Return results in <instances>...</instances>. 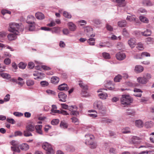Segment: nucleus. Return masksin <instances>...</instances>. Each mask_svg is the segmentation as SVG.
<instances>
[{"instance_id":"nucleus-1","label":"nucleus","mask_w":154,"mask_h":154,"mask_svg":"<svg viewBox=\"0 0 154 154\" xmlns=\"http://www.w3.org/2000/svg\"><path fill=\"white\" fill-rule=\"evenodd\" d=\"M8 29L9 31L13 33L10 34L7 36L8 39L10 41H12L16 38V35H18L20 32L23 31V28L21 23H10L9 24Z\"/></svg>"},{"instance_id":"nucleus-2","label":"nucleus","mask_w":154,"mask_h":154,"mask_svg":"<svg viewBox=\"0 0 154 154\" xmlns=\"http://www.w3.org/2000/svg\"><path fill=\"white\" fill-rule=\"evenodd\" d=\"M133 100L132 98L128 95H123L120 99L121 104L125 106L129 105L132 102Z\"/></svg>"},{"instance_id":"nucleus-3","label":"nucleus","mask_w":154,"mask_h":154,"mask_svg":"<svg viewBox=\"0 0 154 154\" xmlns=\"http://www.w3.org/2000/svg\"><path fill=\"white\" fill-rule=\"evenodd\" d=\"M42 148L45 150L46 154H54V152L51 146L48 143L45 142L43 143Z\"/></svg>"},{"instance_id":"nucleus-4","label":"nucleus","mask_w":154,"mask_h":154,"mask_svg":"<svg viewBox=\"0 0 154 154\" xmlns=\"http://www.w3.org/2000/svg\"><path fill=\"white\" fill-rule=\"evenodd\" d=\"M7 80H10L11 82L16 84H18L21 86H23L24 83L23 79L21 78H18L17 79L13 78L10 79L11 78H4Z\"/></svg>"},{"instance_id":"nucleus-5","label":"nucleus","mask_w":154,"mask_h":154,"mask_svg":"<svg viewBox=\"0 0 154 154\" xmlns=\"http://www.w3.org/2000/svg\"><path fill=\"white\" fill-rule=\"evenodd\" d=\"M92 28L91 27L89 26L86 27L85 29V32L88 37H94L95 36L94 34H92Z\"/></svg>"},{"instance_id":"nucleus-6","label":"nucleus","mask_w":154,"mask_h":154,"mask_svg":"<svg viewBox=\"0 0 154 154\" xmlns=\"http://www.w3.org/2000/svg\"><path fill=\"white\" fill-rule=\"evenodd\" d=\"M116 58L119 60H122L125 59L126 57L125 53L119 52L117 53L116 54Z\"/></svg>"},{"instance_id":"nucleus-7","label":"nucleus","mask_w":154,"mask_h":154,"mask_svg":"<svg viewBox=\"0 0 154 154\" xmlns=\"http://www.w3.org/2000/svg\"><path fill=\"white\" fill-rule=\"evenodd\" d=\"M93 107L95 109L101 110L103 108L102 102L100 101H97L93 104Z\"/></svg>"},{"instance_id":"nucleus-8","label":"nucleus","mask_w":154,"mask_h":154,"mask_svg":"<svg viewBox=\"0 0 154 154\" xmlns=\"http://www.w3.org/2000/svg\"><path fill=\"white\" fill-rule=\"evenodd\" d=\"M112 85V83L111 81L110 80H106L105 82L104 85L106 89H105L104 90H114V88L110 86V85Z\"/></svg>"},{"instance_id":"nucleus-9","label":"nucleus","mask_w":154,"mask_h":154,"mask_svg":"<svg viewBox=\"0 0 154 154\" xmlns=\"http://www.w3.org/2000/svg\"><path fill=\"white\" fill-rule=\"evenodd\" d=\"M58 97L60 101L65 102L66 101L67 95L63 92H60L59 93Z\"/></svg>"},{"instance_id":"nucleus-10","label":"nucleus","mask_w":154,"mask_h":154,"mask_svg":"<svg viewBox=\"0 0 154 154\" xmlns=\"http://www.w3.org/2000/svg\"><path fill=\"white\" fill-rule=\"evenodd\" d=\"M28 24L29 30L32 31L35 30V22H31L28 20Z\"/></svg>"},{"instance_id":"nucleus-11","label":"nucleus","mask_w":154,"mask_h":154,"mask_svg":"<svg viewBox=\"0 0 154 154\" xmlns=\"http://www.w3.org/2000/svg\"><path fill=\"white\" fill-rule=\"evenodd\" d=\"M128 44L131 48H134L136 45V39L134 38H131L128 40Z\"/></svg>"},{"instance_id":"nucleus-12","label":"nucleus","mask_w":154,"mask_h":154,"mask_svg":"<svg viewBox=\"0 0 154 154\" xmlns=\"http://www.w3.org/2000/svg\"><path fill=\"white\" fill-rule=\"evenodd\" d=\"M118 6V10H119V7H124L125 6V0H116Z\"/></svg>"},{"instance_id":"nucleus-13","label":"nucleus","mask_w":154,"mask_h":154,"mask_svg":"<svg viewBox=\"0 0 154 154\" xmlns=\"http://www.w3.org/2000/svg\"><path fill=\"white\" fill-rule=\"evenodd\" d=\"M85 143L88 145L89 147L91 149H95L97 146V143L95 142L88 141L86 142Z\"/></svg>"},{"instance_id":"nucleus-14","label":"nucleus","mask_w":154,"mask_h":154,"mask_svg":"<svg viewBox=\"0 0 154 154\" xmlns=\"http://www.w3.org/2000/svg\"><path fill=\"white\" fill-rule=\"evenodd\" d=\"M68 26L69 30L72 31H75L76 29V25L72 22H69L68 23Z\"/></svg>"},{"instance_id":"nucleus-15","label":"nucleus","mask_w":154,"mask_h":154,"mask_svg":"<svg viewBox=\"0 0 154 154\" xmlns=\"http://www.w3.org/2000/svg\"><path fill=\"white\" fill-rule=\"evenodd\" d=\"M58 89L60 91H67L69 89V87L66 84L63 83L58 86Z\"/></svg>"},{"instance_id":"nucleus-16","label":"nucleus","mask_w":154,"mask_h":154,"mask_svg":"<svg viewBox=\"0 0 154 154\" xmlns=\"http://www.w3.org/2000/svg\"><path fill=\"white\" fill-rule=\"evenodd\" d=\"M142 3L144 6H151L154 5V4L149 0H143Z\"/></svg>"},{"instance_id":"nucleus-17","label":"nucleus","mask_w":154,"mask_h":154,"mask_svg":"<svg viewBox=\"0 0 154 154\" xmlns=\"http://www.w3.org/2000/svg\"><path fill=\"white\" fill-rule=\"evenodd\" d=\"M137 80L140 83L145 84L147 82L148 79L147 78H138Z\"/></svg>"},{"instance_id":"nucleus-18","label":"nucleus","mask_w":154,"mask_h":154,"mask_svg":"<svg viewBox=\"0 0 154 154\" xmlns=\"http://www.w3.org/2000/svg\"><path fill=\"white\" fill-rule=\"evenodd\" d=\"M51 31L52 33L59 34L60 31V28L58 27H55L51 28Z\"/></svg>"},{"instance_id":"nucleus-19","label":"nucleus","mask_w":154,"mask_h":154,"mask_svg":"<svg viewBox=\"0 0 154 154\" xmlns=\"http://www.w3.org/2000/svg\"><path fill=\"white\" fill-rule=\"evenodd\" d=\"M42 125H37L35 128L36 130V132L40 135L42 134Z\"/></svg>"},{"instance_id":"nucleus-20","label":"nucleus","mask_w":154,"mask_h":154,"mask_svg":"<svg viewBox=\"0 0 154 154\" xmlns=\"http://www.w3.org/2000/svg\"><path fill=\"white\" fill-rule=\"evenodd\" d=\"M144 69L143 67L141 65H137L135 66L134 71L137 72H142Z\"/></svg>"},{"instance_id":"nucleus-21","label":"nucleus","mask_w":154,"mask_h":154,"mask_svg":"<svg viewBox=\"0 0 154 154\" xmlns=\"http://www.w3.org/2000/svg\"><path fill=\"white\" fill-rule=\"evenodd\" d=\"M135 125L138 128H142L143 126V123L142 121L140 119H139L136 120Z\"/></svg>"},{"instance_id":"nucleus-22","label":"nucleus","mask_w":154,"mask_h":154,"mask_svg":"<svg viewBox=\"0 0 154 154\" xmlns=\"http://www.w3.org/2000/svg\"><path fill=\"white\" fill-rule=\"evenodd\" d=\"M150 54L148 52H143L141 54V56L138 57H134V58L136 59H141L142 58V57H150Z\"/></svg>"},{"instance_id":"nucleus-23","label":"nucleus","mask_w":154,"mask_h":154,"mask_svg":"<svg viewBox=\"0 0 154 154\" xmlns=\"http://www.w3.org/2000/svg\"><path fill=\"white\" fill-rule=\"evenodd\" d=\"M79 86L82 89L84 90H87L88 89V86L83 83L82 81L79 80Z\"/></svg>"},{"instance_id":"nucleus-24","label":"nucleus","mask_w":154,"mask_h":154,"mask_svg":"<svg viewBox=\"0 0 154 154\" xmlns=\"http://www.w3.org/2000/svg\"><path fill=\"white\" fill-rule=\"evenodd\" d=\"M19 147L21 150L24 151H26L28 150L29 148V146L27 144L24 143L21 144Z\"/></svg>"},{"instance_id":"nucleus-25","label":"nucleus","mask_w":154,"mask_h":154,"mask_svg":"<svg viewBox=\"0 0 154 154\" xmlns=\"http://www.w3.org/2000/svg\"><path fill=\"white\" fill-rule=\"evenodd\" d=\"M154 124V123L151 121L146 122L144 124V126L146 128H150L153 126Z\"/></svg>"},{"instance_id":"nucleus-26","label":"nucleus","mask_w":154,"mask_h":154,"mask_svg":"<svg viewBox=\"0 0 154 154\" xmlns=\"http://www.w3.org/2000/svg\"><path fill=\"white\" fill-rule=\"evenodd\" d=\"M98 96L100 99L104 100L106 99L108 95L106 93L103 92L99 94Z\"/></svg>"},{"instance_id":"nucleus-27","label":"nucleus","mask_w":154,"mask_h":154,"mask_svg":"<svg viewBox=\"0 0 154 154\" xmlns=\"http://www.w3.org/2000/svg\"><path fill=\"white\" fill-rule=\"evenodd\" d=\"M33 75L34 76L40 77L41 76L44 77L45 76V75L44 73L40 72L38 71H36L34 72L33 74Z\"/></svg>"},{"instance_id":"nucleus-28","label":"nucleus","mask_w":154,"mask_h":154,"mask_svg":"<svg viewBox=\"0 0 154 154\" xmlns=\"http://www.w3.org/2000/svg\"><path fill=\"white\" fill-rule=\"evenodd\" d=\"M35 16L37 19L39 20H42L44 18V15L39 12H37L35 14Z\"/></svg>"},{"instance_id":"nucleus-29","label":"nucleus","mask_w":154,"mask_h":154,"mask_svg":"<svg viewBox=\"0 0 154 154\" xmlns=\"http://www.w3.org/2000/svg\"><path fill=\"white\" fill-rule=\"evenodd\" d=\"M142 35L145 36L150 35L151 34V31L148 29H146V31L141 32Z\"/></svg>"},{"instance_id":"nucleus-30","label":"nucleus","mask_w":154,"mask_h":154,"mask_svg":"<svg viewBox=\"0 0 154 154\" xmlns=\"http://www.w3.org/2000/svg\"><path fill=\"white\" fill-rule=\"evenodd\" d=\"M139 18L141 22L144 23H147L149 22L148 19L144 16H140L139 17Z\"/></svg>"},{"instance_id":"nucleus-31","label":"nucleus","mask_w":154,"mask_h":154,"mask_svg":"<svg viewBox=\"0 0 154 154\" xmlns=\"http://www.w3.org/2000/svg\"><path fill=\"white\" fill-rule=\"evenodd\" d=\"M126 20L129 21L131 22L136 21V17L134 15L128 16Z\"/></svg>"},{"instance_id":"nucleus-32","label":"nucleus","mask_w":154,"mask_h":154,"mask_svg":"<svg viewBox=\"0 0 154 154\" xmlns=\"http://www.w3.org/2000/svg\"><path fill=\"white\" fill-rule=\"evenodd\" d=\"M118 25L120 27H124L126 26L127 22L125 20L119 21L118 23Z\"/></svg>"},{"instance_id":"nucleus-33","label":"nucleus","mask_w":154,"mask_h":154,"mask_svg":"<svg viewBox=\"0 0 154 154\" xmlns=\"http://www.w3.org/2000/svg\"><path fill=\"white\" fill-rule=\"evenodd\" d=\"M85 137L86 138V142L90 141L89 140H92L94 138V136L90 134H86L85 136Z\"/></svg>"},{"instance_id":"nucleus-34","label":"nucleus","mask_w":154,"mask_h":154,"mask_svg":"<svg viewBox=\"0 0 154 154\" xmlns=\"http://www.w3.org/2000/svg\"><path fill=\"white\" fill-rule=\"evenodd\" d=\"M139 137L136 136H133L132 137L131 140L133 143H137L139 142Z\"/></svg>"},{"instance_id":"nucleus-35","label":"nucleus","mask_w":154,"mask_h":154,"mask_svg":"<svg viewBox=\"0 0 154 154\" xmlns=\"http://www.w3.org/2000/svg\"><path fill=\"white\" fill-rule=\"evenodd\" d=\"M60 126L62 128L66 129L67 128L68 125L65 121H61L60 124Z\"/></svg>"},{"instance_id":"nucleus-36","label":"nucleus","mask_w":154,"mask_h":154,"mask_svg":"<svg viewBox=\"0 0 154 154\" xmlns=\"http://www.w3.org/2000/svg\"><path fill=\"white\" fill-rule=\"evenodd\" d=\"M51 81L52 83L57 84L59 81V78H51Z\"/></svg>"},{"instance_id":"nucleus-37","label":"nucleus","mask_w":154,"mask_h":154,"mask_svg":"<svg viewBox=\"0 0 154 154\" xmlns=\"http://www.w3.org/2000/svg\"><path fill=\"white\" fill-rule=\"evenodd\" d=\"M102 55L103 57L105 59H109L111 58V56L107 52L102 53Z\"/></svg>"},{"instance_id":"nucleus-38","label":"nucleus","mask_w":154,"mask_h":154,"mask_svg":"<svg viewBox=\"0 0 154 154\" xmlns=\"http://www.w3.org/2000/svg\"><path fill=\"white\" fill-rule=\"evenodd\" d=\"M26 129L29 131L32 132L34 130L35 128L33 125H29L26 127Z\"/></svg>"},{"instance_id":"nucleus-39","label":"nucleus","mask_w":154,"mask_h":154,"mask_svg":"<svg viewBox=\"0 0 154 154\" xmlns=\"http://www.w3.org/2000/svg\"><path fill=\"white\" fill-rule=\"evenodd\" d=\"M136 48L138 50L141 51L143 50L144 49V47L143 44L141 42H139L137 43Z\"/></svg>"},{"instance_id":"nucleus-40","label":"nucleus","mask_w":154,"mask_h":154,"mask_svg":"<svg viewBox=\"0 0 154 154\" xmlns=\"http://www.w3.org/2000/svg\"><path fill=\"white\" fill-rule=\"evenodd\" d=\"M108 76H115V77H128V75L126 73H124L122 74V75L120 74H118L116 75H108Z\"/></svg>"},{"instance_id":"nucleus-41","label":"nucleus","mask_w":154,"mask_h":154,"mask_svg":"<svg viewBox=\"0 0 154 154\" xmlns=\"http://www.w3.org/2000/svg\"><path fill=\"white\" fill-rule=\"evenodd\" d=\"M2 14L4 16L6 14H11V12L8 10L6 9H3L1 11Z\"/></svg>"},{"instance_id":"nucleus-42","label":"nucleus","mask_w":154,"mask_h":154,"mask_svg":"<svg viewBox=\"0 0 154 154\" xmlns=\"http://www.w3.org/2000/svg\"><path fill=\"white\" fill-rule=\"evenodd\" d=\"M26 64L23 62H20L18 64V66L19 68L24 69L25 68L26 66Z\"/></svg>"},{"instance_id":"nucleus-43","label":"nucleus","mask_w":154,"mask_h":154,"mask_svg":"<svg viewBox=\"0 0 154 154\" xmlns=\"http://www.w3.org/2000/svg\"><path fill=\"white\" fill-rule=\"evenodd\" d=\"M94 113H91L88 114V116L93 118H95L97 116V113L96 111H94Z\"/></svg>"},{"instance_id":"nucleus-44","label":"nucleus","mask_w":154,"mask_h":154,"mask_svg":"<svg viewBox=\"0 0 154 154\" xmlns=\"http://www.w3.org/2000/svg\"><path fill=\"white\" fill-rule=\"evenodd\" d=\"M29 20L31 21V22H34V21L35 20V18L32 15H30L27 17V20H26V23H28V21Z\"/></svg>"},{"instance_id":"nucleus-45","label":"nucleus","mask_w":154,"mask_h":154,"mask_svg":"<svg viewBox=\"0 0 154 154\" xmlns=\"http://www.w3.org/2000/svg\"><path fill=\"white\" fill-rule=\"evenodd\" d=\"M23 134L24 135L25 137H29L32 136L31 132L27 130L26 129V130L24 131Z\"/></svg>"},{"instance_id":"nucleus-46","label":"nucleus","mask_w":154,"mask_h":154,"mask_svg":"<svg viewBox=\"0 0 154 154\" xmlns=\"http://www.w3.org/2000/svg\"><path fill=\"white\" fill-rule=\"evenodd\" d=\"M95 39L94 38H90L88 42L90 45H94L95 43Z\"/></svg>"},{"instance_id":"nucleus-47","label":"nucleus","mask_w":154,"mask_h":154,"mask_svg":"<svg viewBox=\"0 0 154 154\" xmlns=\"http://www.w3.org/2000/svg\"><path fill=\"white\" fill-rule=\"evenodd\" d=\"M46 92L47 94L49 95H54L56 94V93L54 91L50 89L46 90Z\"/></svg>"},{"instance_id":"nucleus-48","label":"nucleus","mask_w":154,"mask_h":154,"mask_svg":"<svg viewBox=\"0 0 154 154\" xmlns=\"http://www.w3.org/2000/svg\"><path fill=\"white\" fill-rule=\"evenodd\" d=\"M63 15L64 17L68 18H71L72 17L70 14L66 11H64L63 12Z\"/></svg>"},{"instance_id":"nucleus-49","label":"nucleus","mask_w":154,"mask_h":154,"mask_svg":"<svg viewBox=\"0 0 154 154\" xmlns=\"http://www.w3.org/2000/svg\"><path fill=\"white\" fill-rule=\"evenodd\" d=\"M7 33L4 31L0 32V38L3 39L7 35Z\"/></svg>"},{"instance_id":"nucleus-50","label":"nucleus","mask_w":154,"mask_h":154,"mask_svg":"<svg viewBox=\"0 0 154 154\" xmlns=\"http://www.w3.org/2000/svg\"><path fill=\"white\" fill-rule=\"evenodd\" d=\"M128 111L127 112V114L128 115L134 116L135 115V112L133 110H128Z\"/></svg>"},{"instance_id":"nucleus-51","label":"nucleus","mask_w":154,"mask_h":154,"mask_svg":"<svg viewBox=\"0 0 154 154\" xmlns=\"http://www.w3.org/2000/svg\"><path fill=\"white\" fill-rule=\"evenodd\" d=\"M11 149L14 152H20V150L19 149L18 147H11Z\"/></svg>"},{"instance_id":"nucleus-52","label":"nucleus","mask_w":154,"mask_h":154,"mask_svg":"<svg viewBox=\"0 0 154 154\" xmlns=\"http://www.w3.org/2000/svg\"><path fill=\"white\" fill-rule=\"evenodd\" d=\"M10 143L13 146L12 147H16L19 144L18 142L15 140H12Z\"/></svg>"},{"instance_id":"nucleus-53","label":"nucleus","mask_w":154,"mask_h":154,"mask_svg":"<svg viewBox=\"0 0 154 154\" xmlns=\"http://www.w3.org/2000/svg\"><path fill=\"white\" fill-rule=\"evenodd\" d=\"M59 122V120L58 119H54L52 120L51 123L53 125H56L58 124Z\"/></svg>"},{"instance_id":"nucleus-54","label":"nucleus","mask_w":154,"mask_h":154,"mask_svg":"<svg viewBox=\"0 0 154 154\" xmlns=\"http://www.w3.org/2000/svg\"><path fill=\"white\" fill-rule=\"evenodd\" d=\"M71 119L72 120V122L75 124L78 125L79 124V120L77 118L75 117H73L71 118Z\"/></svg>"},{"instance_id":"nucleus-55","label":"nucleus","mask_w":154,"mask_h":154,"mask_svg":"<svg viewBox=\"0 0 154 154\" xmlns=\"http://www.w3.org/2000/svg\"><path fill=\"white\" fill-rule=\"evenodd\" d=\"M10 98V95L8 94L5 96L4 99V102H7L9 101Z\"/></svg>"},{"instance_id":"nucleus-56","label":"nucleus","mask_w":154,"mask_h":154,"mask_svg":"<svg viewBox=\"0 0 154 154\" xmlns=\"http://www.w3.org/2000/svg\"><path fill=\"white\" fill-rule=\"evenodd\" d=\"M12 70L14 72H16V69H17V66L14 62L12 63Z\"/></svg>"},{"instance_id":"nucleus-57","label":"nucleus","mask_w":154,"mask_h":154,"mask_svg":"<svg viewBox=\"0 0 154 154\" xmlns=\"http://www.w3.org/2000/svg\"><path fill=\"white\" fill-rule=\"evenodd\" d=\"M6 120L7 122L9 123H11L12 124H14L15 122V121L14 119L12 118H8Z\"/></svg>"},{"instance_id":"nucleus-58","label":"nucleus","mask_w":154,"mask_h":154,"mask_svg":"<svg viewBox=\"0 0 154 154\" xmlns=\"http://www.w3.org/2000/svg\"><path fill=\"white\" fill-rule=\"evenodd\" d=\"M146 42L147 44L152 43L153 42L152 38L151 37L147 38L146 39Z\"/></svg>"},{"instance_id":"nucleus-59","label":"nucleus","mask_w":154,"mask_h":154,"mask_svg":"<svg viewBox=\"0 0 154 154\" xmlns=\"http://www.w3.org/2000/svg\"><path fill=\"white\" fill-rule=\"evenodd\" d=\"M4 63L6 65H9L11 63V60L9 58H6L4 60Z\"/></svg>"},{"instance_id":"nucleus-60","label":"nucleus","mask_w":154,"mask_h":154,"mask_svg":"<svg viewBox=\"0 0 154 154\" xmlns=\"http://www.w3.org/2000/svg\"><path fill=\"white\" fill-rule=\"evenodd\" d=\"M41 85L43 87L47 86L48 85V83L46 81H42L40 82Z\"/></svg>"},{"instance_id":"nucleus-61","label":"nucleus","mask_w":154,"mask_h":154,"mask_svg":"<svg viewBox=\"0 0 154 154\" xmlns=\"http://www.w3.org/2000/svg\"><path fill=\"white\" fill-rule=\"evenodd\" d=\"M26 83L28 86H30L34 84V82L32 80H28L26 81Z\"/></svg>"},{"instance_id":"nucleus-62","label":"nucleus","mask_w":154,"mask_h":154,"mask_svg":"<svg viewBox=\"0 0 154 154\" xmlns=\"http://www.w3.org/2000/svg\"><path fill=\"white\" fill-rule=\"evenodd\" d=\"M93 22L94 23L97 25H99L101 23L100 20L98 19H94L93 20Z\"/></svg>"},{"instance_id":"nucleus-63","label":"nucleus","mask_w":154,"mask_h":154,"mask_svg":"<svg viewBox=\"0 0 154 154\" xmlns=\"http://www.w3.org/2000/svg\"><path fill=\"white\" fill-rule=\"evenodd\" d=\"M124 47V45L122 42H118L117 44V48L120 50L122 49Z\"/></svg>"},{"instance_id":"nucleus-64","label":"nucleus","mask_w":154,"mask_h":154,"mask_svg":"<svg viewBox=\"0 0 154 154\" xmlns=\"http://www.w3.org/2000/svg\"><path fill=\"white\" fill-rule=\"evenodd\" d=\"M13 114L17 117H20L23 116V114L22 113L18 112H14Z\"/></svg>"}]
</instances>
